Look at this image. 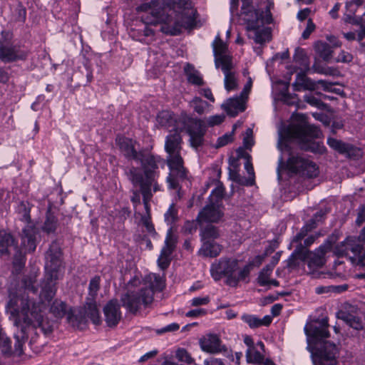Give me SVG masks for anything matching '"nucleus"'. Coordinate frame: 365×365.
<instances>
[{"mask_svg":"<svg viewBox=\"0 0 365 365\" xmlns=\"http://www.w3.org/2000/svg\"><path fill=\"white\" fill-rule=\"evenodd\" d=\"M225 188L222 185H218L212 191L210 196L209 202H217L222 204V199L224 196Z\"/></svg>","mask_w":365,"mask_h":365,"instance_id":"49530a36","label":"nucleus"},{"mask_svg":"<svg viewBox=\"0 0 365 365\" xmlns=\"http://www.w3.org/2000/svg\"><path fill=\"white\" fill-rule=\"evenodd\" d=\"M309 350L312 352L314 363L318 360L321 364H323L324 361H330V365L334 364L337 354V349L334 344L324 341L321 349L314 350L309 348Z\"/></svg>","mask_w":365,"mask_h":365,"instance_id":"f3484780","label":"nucleus"},{"mask_svg":"<svg viewBox=\"0 0 365 365\" xmlns=\"http://www.w3.org/2000/svg\"><path fill=\"white\" fill-rule=\"evenodd\" d=\"M315 49L319 56L325 61H328L332 53L331 46L325 42L319 41L315 44Z\"/></svg>","mask_w":365,"mask_h":365,"instance_id":"ea45409f","label":"nucleus"},{"mask_svg":"<svg viewBox=\"0 0 365 365\" xmlns=\"http://www.w3.org/2000/svg\"><path fill=\"white\" fill-rule=\"evenodd\" d=\"M85 314L95 324H98L101 322V318L96 301H86L85 307Z\"/></svg>","mask_w":365,"mask_h":365,"instance_id":"72a5a7b5","label":"nucleus"},{"mask_svg":"<svg viewBox=\"0 0 365 365\" xmlns=\"http://www.w3.org/2000/svg\"><path fill=\"white\" fill-rule=\"evenodd\" d=\"M225 75L224 86L227 91H235L238 87V79L233 61L225 58L220 66Z\"/></svg>","mask_w":365,"mask_h":365,"instance_id":"a211bd4d","label":"nucleus"},{"mask_svg":"<svg viewBox=\"0 0 365 365\" xmlns=\"http://www.w3.org/2000/svg\"><path fill=\"white\" fill-rule=\"evenodd\" d=\"M202 245L197 254L203 257L214 258L217 257L222 252V246L215 241L201 242Z\"/></svg>","mask_w":365,"mask_h":365,"instance_id":"cd10ccee","label":"nucleus"},{"mask_svg":"<svg viewBox=\"0 0 365 365\" xmlns=\"http://www.w3.org/2000/svg\"><path fill=\"white\" fill-rule=\"evenodd\" d=\"M331 248V244L330 242L327 241L323 245H322L318 249H317L314 252H312L314 255L317 257H320V258L324 259V256L326 253L329 251Z\"/></svg>","mask_w":365,"mask_h":365,"instance_id":"864d4df0","label":"nucleus"},{"mask_svg":"<svg viewBox=\"0 0 365 365\" xmlns=\"http://www.w3.org/2000/svg\"><path fill=\"white\" fill-rule=\"evenodd\" d=\"M184 71L189 83L195 86H202L204 84L200 73L192 65L187 63L185 66Z\"/></svg>","mask_w":365,"mask_h":365,"instance_id":"473e14b6","label":"nucleus"},{"mask_svg":"<svg viewBox=\"0 0 365 365\" xmlns=\"http://www.w3.org/2000/svg\"><path fill=\"white\" fill-rule=\"evenodd\" d=\"M14 246L13 236L4 230H0V255L8 256L9 249Z\"/></svg>","mask_w":365,"mask_h":365,"instance_id":"7c9ffc66","label":"nucleus"},{"mask_svg":"<svg viewBox=\"0 0 365 365\" xmlns=\"http://www.w3.org/2000/svg\"><path fill=\"white\" fill-rule=\"evenodd\" d=\"M57 227V219L56 217L52 215L50 212H48L46 214V218L44 222V224L42 227V229L46 233L53 232Z\"/></svg>","mask_w":365,"mask_h":365,"instance_id":"79ce46f5","label":"nucleus"},{"mask_svg":"<svg viewBox=\"0 0 365 365\" xmlns=\"http://www.w3.org/2000/svg\"><path fill=\"white\" fill-rule=\"evenodd\" d=\"M135 160L140 162L143 174L138 168L134 166H131L126 170L125 175L132 184L135 186H142L144 184L148 186H153L154 192L160 190V185L158 182L159 176L158 163L160 158L155 157L150 153L140 151Z\"/></svg>","mask_w":365,"mask_h":365,"instance_id":"6e6552de","label":"nucleus"},{"mask_svg":"<svg viewBox=\"0 0 365 365\" xmlns=\"http://www.w3.org/2000/svg\"><path fill=\"white\" fill-rule=\"evenodd\" d=\"M241 319L251 329H256L262 326H269L272 320V317L269 315H266L261 319L255 315L249 314H242Z\"/></svg>","mask_w":365,"mask_h":365,"instance_id":"c85d7f7f","label":"nucleus"},{"mask_svg":"<svg viewBox=\"0 0 365 365\" xmlns=\"http://www.w3.org/2000/svg\"><path fill=\"white\" fill-rule=\"evenodd\" d=\"M116 143L126 158L134 160L137 159L139 152L135 148V142L132 139L118 136L116 138Z\"/></svg>","mask_w":365,"mask_h":365,"instance_id":"393cba45","label":"nucleus"},{"mask_svg":"<svg viewBox=\"0 0 365 365\" xmlns=\"http://www.w3.org/2000/svg\"><path fill=\"white\" fill-rule=\"evenodd\" d=\"M241 17L248 32V37L255 43L262 44L270 40L271 32L268 28L264 26L272 21V14L269 9L260 11L248 5L247 0H242Z\"/></svg>","mask_w":365,"mask_h":365,"instance_id":"423d86ee","label":"nucleus"},{"mask_svg":"<svg viewBox=\"0 0 365 365\" xmlns=\"http://www.w3.org/2000/svg\"><path fill=\"white\" fill-rule=\"evenodd\" d=\"M176 357L179 361L188 364H191L194 362V359L185 349H178L176 351Z\"/></svg>","mask_w":365,"mask_h":365,"instance_id":"09e8293b","label":"nucleus"},{"mask_svg":"<svg viewBox=\"0 0 365 365\" xmlns=\"http://www.w3.org/2000/svg\"><path fill=\"white\" fill-rule=\"evenodd\" d=\"M51 312L56 317H63L66 312V304L61 301L55 300L51 307Z\"/></svg>","mask_w":365,"mask_h":365,"instance_id":"c03bdc74","label":"nucleus"},{"mask_svg":"<svg viewBox=\"0 0 365 365\" xmlns=\"http://www.w3.org/2000/svg\"><path fill=\"white\" fill-rule=\"evenodd\" d=\"M184 232L187 234H192L193 232H195L197 230L196 225L195 222H190L187 221L184 227H183Z\"/></svg>","mask_w":365,"mask_h":365,"instance_id":"338daca9","label":"nucleus"},{"mask_svg":"<svg viewBox=\"0 0 365 365\" xmlns=\"http://www.w3.org/2000/svg\"><path fill=\"white\" fill-rule=\"evenodd\" d=\"M304 259L307 261L310 269L321 267L324 264V259L314 255L312 252L306 250L304 253Z\"/></svg>","mask_w":365,"mask_h":365,"instance_id":"f704fd0d","label":"nucleus"},{"mask_svg":"<svg viewBox=\"0 0 365 365\" xmlns=\"http://www.w3.org/2000/svg\"><path fill=\"white\" fill-rule=\"evenodd\" d=\"M156 120L158 125L170 132L185 130L189 135L192 148L197 149L203 145L206 125L202 120L192 118L184 113L177 118L172 112L163 110L158 114Z\"/></svg>","mask_w":365,"mask_h":365,"instance_id":"f03ea898","label":"nucleus"},{"mask_svg":"<svg viewBox=\"0 0 365 365\" xmlns=\"http://www.w3.org/2000/svg\"><path fill=\"white\" fill-rule=\"evenodd\" d=\"M327 143L331 148L347 158H354L359 155L360 150L352 145L332 138H328Z\"/></svg>","mask_w":365,"mask_h":365,"instance_id":"5701e85b","label":"nucleus"},{"mask_svg":"<svg viewBox=\"0 0 365 365\" xmlns=\"http://www.w3.org/2000/svg\"><path fill=\"white\" fill-rule=\"evenodd\" d=\"M336 250L339 255L347 256L353 264L365 266V246L359 245L355 240L346 238Z\"/></svg>","mask_w":365,"mask_h":365,"instance_id":"ddd939ff","label":"nucleus"},{"mask_svg":"<svg viewBox=\"0 0 365 365\" xmlns=\"http://www.w3.org/2000/svg\"><path fill=\"white\" fill-rule=\"evenodd\" d=\"M36 231L31 226H26L22 232L21 246L26 252H34L36 247Z\"/></svg>","mask_w":365,"mask_h":365,"instance_id":"bb28decb","label":"nucleus"},{"mask_svg":"<svg viewBox=\"0 0 365 365\" xmlns=\"http://www.w3.org/2000/svg\"><path fill=\"white\" fill-rule=\"evenodd\" d=\"M178 220V210L171 205L165 214V220L168 225L173 224Z\"/></svg>","mask_w":365,"mask_h":365,"instance_id":"de8ad7c7","label":"nucleus"},{"mask_svg":"<svg viewBox=\"0 0 365 365\" xmlns=\"http://www.w3.org/2000/svg\"><path fill=\"white\" fill-rule=\"evenodd\" d=\"M286 167L290 172L305 176L309 178H315L318 175V168L317 165L309 159L299 155L291 156L286 165L284 163L283 157L279 159V165L277 168L278 179H281V170Z\"/></svg>","mask_w":365,"mask_h":365,"instance_id":"f8f14e48","label":"nucleus"},{"mask_svg":"<svg viewBox=\"0 0 365 365\" xmlns=\"http://www.w3.org/2000/svg\"><path fill=\"white\" fill-rule=\"evenodd\" d=\"M213 53L215 56V64L217 68L222 65L223 60L227 58L232 61V58L227 53V46L223 42L218 34L212 43Z\"/></svg>","mask_w":365,"mask_h":365,"instance_id":"4be33fe9","label":"nucleus"},{"mask_svg":"<svg viewBox=\"0 0 365 365\" xmlns=\"http://www.w3.org/2000/svg\"><path fill=\"white\" fill-rule=\"evenodd\" d=\"M294 62L298 65V69L301 71H309V60L304 49L298 48L295 50L293 56Z\"/></svg>","mask_w":365,"mask_h":365,"instance_id":"2f4dec72","label":"nucleus"},{"mask_svg":"<svg viewBox=\"0 0 365 365\" xmlns=\"http://www.w3.org/2000/svg\"><path fill=\"white\" fill-rule=\"evenodd\" d=\"M28 54V51L21 49L18 45L8 41L0 42V60L4 63L24 61Z\"/></svg>","mask_w":365,"mask_h":365,"instance_id":"4468645a","label":"nucleus"},{"mask_svg":"<svg viewBox=\"0 0 365 365\" xmlns=\"http://www.w3.org/2000/svg\"><path fill=\"white\" fill-rule=\"evenodd\" d=\"M175 240L172 234V228L168 231L165 245L163 247L160 255L158 259V264L160 269H166L170 262V255L175 247Z\"/></svg>","mask_w":365,"mask_h":365,"instance_id":"6ab92c4d","label":"nucleus"},{"mask_svg":"<svg viewBox=\"0 0 365 365\" xmlns=\"http://www.w3.org/2000/svg\"><path fill=\"white\" fill-rule=\"evenodd\" d=\"M180 329V325L178 323H172L170 324L167 325L166 327L162 328L160 330L158 331V333L162 334L164 332L168 331H175Z\"/></svg>","mask_w":365,"mask_h":365,"instance_id":"e2e57ef3","label":"nucleus"},{"mask_svg":"<svg viewBox=\"0 0 365 365\" xmlns=\"http://www.w3.org/2000/svg\"><path fill=\"white\" fill-rule=\"evenodd\" d=\"M222 205L217 202H209L198 213L196 220L203 222H217L223 217Z\"/></svg>","mask_w":365,"mask_h":365,"instance_id":"2eb2a0df","label":"nucleus"},{"mask_svg":"<svg viewBox=\"0 0 365 365\" xmlns=\"http://www.w3.org/2000/svg\"><path fill=\"white\" fill-rule=\"evenodd\" d=\"M314 24L312 22L311 19H309L307 21V28L302 33V38L304 39L308 38L311 33L314 31Z\"/></svg>","mask_w":365,"mask_h":365,"instance_id":"680f3d73","label":"nucleus"},{"mask_svg":"<svg viewBox=\"0 0 365 365\" xmlns=\"http://www.w3.org/2000/svg\"><path fill=\"white\" fill-rule=\"evenodd\" d=\"M314 227L315 225H312L311 223L306 225L301 229L300 232L294 236L293 242H300L307 235V232L311 231Z\"/></svg>","mask_w":365,"mask_h":365,"instance_id":"3c124183","label":"nucleus"},{"mask_svg":"<svg viewBox=\"0 0 365 365\" xmlns=\"http://www.w3.org/2000/svg\"><path fill=\"white\" fill-rule=\"evenodd\" d=\"M245 168L246 169L247 173L251 177L250 179L247 180L245 185H252L254 183V168L251 163V162L247 160L245 164Z\"/></svg>","mask_w":365,"mask_h":365,"instance_id":"13d9d810","label":"nucleus"},{"mask_svg":"<svg viewBox=\"0 0 365 365\" xmlns=\"http://www.w3.org/2000/svg\"><path fill=\"white\" fill-rule=\"evenodd\" d=\"M246 359L249 363L261 364L263 363L264 356L255 347L247 349L246 351Z\"/></svg>","mask_w":365,"mask_h":365,"instance_id":"a19ab883","label":"nucleus"},{"mask_svg":"<svg viewBox=\"0 0 365 365\" xmlns=\"http://www.w3.org/2000/svg\"><path fill=\"white\" fill-rule=\"evenodd\" d=\"M205 365H225L222 361L220 359L210 357L204 361Z\"/></svg>","mask_w":365,"mask_h":365,"instance_id":"774afa93","label":"nucleus"},{"mask_svg":"<svg viewBox=\"0 0 365 365\" xmlns=\"http://www.w3.org/2000/svg\"><path fill=\"white\" fill-rule=\"evenodd\" d=\"M206 314V312L203 309H196L190 310L185 314L187 317H197Z\"/></svg>","mask_w":365,"mask_h":365,"instance_id":"69168bd1","label":"nucleus"},{"mask_svg":"<svg viewBox=\"0 0 365 365\" xmlns=\"http://www.w3.org/2000/svg\"><path fill=\"white\" fill-rule=\"evenodd\" d=\"M298 117L301 120L299 123L292 124L283 132L279 133L278 148L282 152H289L288 141H295L302 150L312 152L321 151L319 144L314 141V139L321 137V130L315 125L307 124L304 115H299Z\"/></svg>","mask_w":365,"mask_h":365,"instance_id":"7ed1b4c3","label":"nucleus"},{"mask_svg":"<svg viewBox=\"0 0 365 365\" xmlns=\"http://www.w3.org/2000/svg\"><path fill=\"white\" fill-rule=\"evenodd\" d=\"M252 264L239 269V261L232 258H221L210 267L211 275L216 281L227 277V284L235 287L240 281L245 280L250 274Z\"/></svg>","mask_w":365,"mask_h":365,"instance_id":"1a4fd4ad","label":"nucleus"},{"mask_svg":"<svg viewBox=\"0 0 365 365\" xmlns=\"http://www.w3.org/2000/svg\"><path fill=\"white\" fill-rule=\"evenodd\" d=\"M165 287L163 278L156 274L146 275L137 291H128L122 296L121 302L124 307L131 313H136L142 306L151 304L154 299L155 291H161Z\"/></svg>","mask_w":365,"mask_h":365,"instance_id":"39448f33","label":"nucleus"},{"mask_svg":"<svg viewBox=\"0 0 365 365\" xmlns=\"http://www.w3.org/2000/svg\"><path fill=\"white\" fill-rule=\"evenodd\" d=\"M141 222L148 232L153 233L155 232L154 226L151 222L150 216L149 215L143 216L141 217Z\"/></svg>","mask_w":365,"mask_h":365,"instance_id":"bf43d9fd","label":"nucleus"},{"mask_svg":"<svg viewBox=\"0 0 365 365\" xmlns=\"http://www.w3.org/2000/svg\"><path fill=\"white\" fill-rule=\"evenodd\" d=\"M180 131L170 133L166 137L165 143V149L168 154L167 163L170 169L167 182L170 189H178L179 182L187 177V170L183 166V159L180 155L182 141Z\"/></svg>","mask_w":365,"mask_h":365,"instance_id":"0eeeda50","label":"nucleus"},{"mask_svg":"<svg viewBox=\"0 0 365 365\" xmlns=\"http://www.w3.org/2000/svg\"><path fill=\"white\" fill-rule=\"evenodd\" d=\"M233 140L232 133H225L221 137H219L217 140V144L215 145L216 148H220L227 145L229 143H231Z\"/></svg>","mask_w":365,"mask_h":365,"instance_id":"6e6d98bb","label":"nucleus"},{"mask_svg":"<svg viewBox=\"0 0 365 365\" xmlns=\"http://www.w3.org/2000/svg\"><path fill=\"white\" fill-rule=\"evenodd\" d=\"M120 304L117 300L109 301L103 308L105 321L109 327H115L122 318Z\"/></svg>","mask_w":365,"mask_h":365,"instance_id":"aec40b11","label":"nucleus"},{"mask_svg":"<svg viewBox=\"0 0 365 365\" xmlns=\"http://www.w3.org/2000/svg\"><path fill=\"white\" fill-rule=\"evenodd\" d=\"M328 327V319L327 318H324L320 321L319 326H315L312 324L306 325L304 331L309 338L314 340H321L329 336V332L327 330Z\"/></svg>","mask_w":365,"mask_h":365,"instance_id":"412c9836","label":"nucleus"},{"mask_svg":"<svg viewBox=\"0 0 365 365\" xmlns=\"http://www.w3.org/2000/svg\"><path fill=\"white\" fill-rule=\"evenodd\" d=\"M140 192L143 195V201L145 206V209L146 210V215H150V207H149V201L151 200L153 197V186H148L144 184L142 186H140Z\"/></svg>","mask_w":365,"mask_h":365,"instance_id":"58836bf2","label":"nucleus"},{"mask_svg":"<svg viewBox=\"0 0 365 365\" xmlns=\"http://www.w3.org/2000/svg\"><path fill=\"white\" fill-rule=\"evenodd\" d=\"M247 98L246 96H242L240 93L239 96L228 99L222 105V107L229 115L234 117L240 112L245 110V101Z\"/></svg>","mask_w":365,"mask_h":365,"instance_id":"b1692460","label":"nucleus"},{"mask_svg":"<svg viewBox=\"0 0 365 365\" xmlns=\"http://www.w3.org/2000/svg\"><path fill=\"white\" fill-rule=\"evenodd\" d=\"M275 263L267 264L259 272L257 282L260 286L268 285V282L270 280L269 277L272 274Z\"/></svg>","mask_w":365,"mask_h":365,"instance_id":"e433bc0d","label":"nucleus"},{"mask_svg":"<svg viewBox=\"0 0 365 365\" xmlns=\"http://www.w3.org/2000/svg\"><path fill=\"white\" fill-rule=\"evenodd\" d=\"M199 343L201 349L205 352L216 354L221 351L220 339L216 334H208L200 339Z\"/></svg>","mask_w":365,"mask_h":365,"instance_id":"a878e982","label":"nucleus"},{"mask_svg":"<svg viewBox=\"0 0 365 365\" xmlns=\"http://www.w3.org/2000/svg\"><path fill=\"white\" fill-rule=\"evenodd\" d=\"M36 277L37 273L35 272L28 276H26L23 279L25 288L34 293H36L38 290L37 287L34 285L36 282Z\"/></svg>","mask_w":365,"mask_h":365,"instance_id":"a18cd8bd","label":"nucleus"},{"mask_svg":"<svg viewBox=\"0 0 365 365\" xmlns=\"http://www.w3.org/2000/svg\"><path fill=\"white\" fill-rule=\"evenodd\" d=\"M210 302L209 297H195L191 300V305L194 307H197L200 305L207 304Z\"/></svg>","mask_w":365,"mask_h":365,"instance_id":"052dcab7","label":"nucleus"},{"mask_svg":"<svg viewBox=\"0 0 365 365\" xmlns=\"http://www.w3.org/2000/svg\"><path fill=\"white\" fill-rule=\"evenodd\" d=\"M173 10L176 13V19L164 23L160 27L162 32L177 35L182 28L192 29L195 26L196 10L192 6L190 0H178L173 5Z\"/></svg>","mask_w":365,"mask_h":365,"instance_id":"9d476101","label":"nucleus"},{"mask_svg":"<svg viewBox=\"0 0 365 365\" xmlns=\"http://www.w3.org/2000/svg\"><path fill=\"white\" fill-rule=\"evenodd\" d=\"M243 145L247 149H250L254 145L252 129L247 128L246 130L243 138Z\"/></svg>","mask_w":365,"mask_h":365,"instance_id":"603ef678","label":"nucleus"},{"mask_svg":"<svg viewBox=\"0 0 365 365\" xmlns=\"http://www.w3.org/2000/svg\"><path fill=\"white\" fill-rule=\"evenodd\" d=\"M352 60V56L348 53L342 51L337 57V61L348 63Z\"/></svg>","mask_w":365,"mask_h":365,"instance_id":"0e129e2a","label":"nucleus"},{"mask_svg":"<svg viewBox=\"0 0 365 365\" xmlns=\"http://www.w3.org/2000/svg\"><path fill=\"white\" fill-rule=\"evenodd\" d=\"M101 278L99 276H95L93 277L89 283L88 286V297L87 301H95L98 292L100 289Z\"/></svg>","mask_w":365,"mask_h":365,"instance_id":"4c0bfd02","label":"nucleus"},{"mask_svg":"<svg viewBox=\"0 0 365 365\" xmlns=\"http://www.w3.org/2000/svg\"><path fill=\"white\" fill-rule=\"evenodd\" d=\"M343 321H344L349 326L354 328L356 330H360L363 328V323L361 320L352 314L342 312L341 315L339 317Z\"/></svg>","mask_w":365,"mask_h":365,"instance_id":"c9c22d12","label":"nucleus"},{"mask_svg":"<svg viewBox=\"0 0 365 365\" xmlns=\"http://www.w3.org/2000/svg\"><path fill=\"white\" fill-rule=\"evenodd\" d=\"M286 167L290 172L305 176L309 178H315L318 175V168L317 165L309 159L299 155L291 156L286 165L284 163L283 157L279 159V165L277 168L278 179H281V170Z\"/></svg>","mask_w":365,"mask_h":365,"instance_id":"9b49d317","label":"nucleus"},{"mask_svg":"<svg viewBox=\"0 0 365 365\" xmlns=\"http://www.w3.org/2000/svg\"><path fill=\"white\" fill-rule=\"evenodd\" d=\"M190 106L197 114L202 115L205 112L207 108L209 106V104L207 102L203 101L200 98L195 97L190 102Z\"/></svg>","mask_w":365,"mask_h":365,"instance_id":"37998d69","label":"nucleus"},{"mask_svg":"<svg viewBox=\"0 0 365 365\" xmlns=\"http://www.w3.org/2000/svg\"><path fill=\"white\" fill-rule=\"evenodd\" d=\"M304 100L306 103L318 108H323L325 106V104L320 99L310 94L305 95Z\"/></svg>","mask_w":365,"mask_h":365,"instance_id":"8fccbe9b","label":"nucleus"},{"mask_svg":"<svg viewBox=\"0 0 365 365\" xmlns=\"http://www.w3.org/2000/svg\"><path fill=\"white\" fill-rule=\"evenodd\" d=\"M45 278L41 283L40 298L41 302L36 303L29 297H11L8 303L11 315L13 317L14 324L20 329L22 336L26 334V328L31 327L34 329H40L48 335L53 331L51 322L43 318V310L45 303L50 302L56 294V283L58 279V272L61 269V250L59 245L53 242L50 245L46 254Z\"/></svg>","mask_w":365,"mask_h":365,"instance_id":"f257e3e1","label":"nucleus"},{"mask_svg":"<svg viewBox=\"0 0 365 365\" xmlns=\"http://www.w3.org/2000/svg\"><path fill=\"white\" fill-rule=\"evenodd\" d=\"M225 119V116L223 115H215L210 116L206 119V123L208 126L212 127L215 125H217L223 122Z\"/></svg>","mask_w":365,"mask_h":365,"instance_id":"4d7b16f0","label":"nucleus"},{"mask_svg":"<svg viewBox=\"0 0 365 365\" xmlns=\"http://www.w3.org/2000/svg\"><path fill=\"white\" fill-rule=\"evenodd\" d=\"M164 0H152L142 4L137 9L138 11L144 13L141 20L131 27L129 35L135 40L148 43L154 39V31L150 26L156 25L163 21Z\"/></svg>","mask_w":365,"mask_h":365,"instance_id":"20e7f679","label":"nucleus"},{"mask_svg":"<svg viewBox=\"0 0 365 365\" xmlns=\"http://www.w3.org/2000/svg\"><path fill=\"white\" fill-rule=\"evenodd\" d=\"M220 236L218 228L212 225L201 226L200 230V241H215Z\"/></svg>","mask_w":365,"mask_h":365,"instance_id":"c756f323","label":"nucleus"},{"mask_svg":"<svg viewBox=\"0 0 365 365\" xmlns=\"http://www.w3.org/2000/svg\"><path fill=\"white\" fill-rule=\"evenodd\" d=\"M306 73L300 71L297 74L295 81L292 85L294 91H314L317 88V84L321 85L327 91L331 85V83L324 80H319L315 83L306 76Z\"/></svg>","mask_w":365,"mask_h":365,"instance_id":"dca6fc26","label":"nucleus"},{"mask_svg":"<svg viewBox=\"0 0 365 365\" xmlns=\"http://www.w3.org/2000/svg\"><path fill=\"white\" fill-rule=\"evenodd\" d=\"M297 98V94H291L288 91L281 93V101L289 106L294 105Z\"/></svg>","mask_w":365,"mask_h":365,"instance_id":"5fc2aeb1","label":"nucleus"}]
</instances>
